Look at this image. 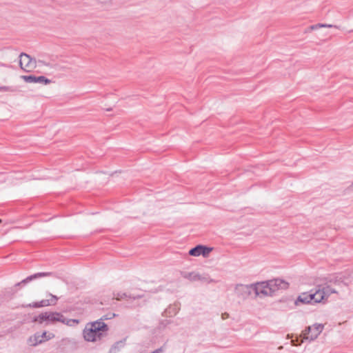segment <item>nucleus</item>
<instances>
[{
  "label": "nucleus",
  "mask_w": 353,
  "mask_h": 353,
  "mask_svg": "<svg viewBox=\"0 0 353 353\" xmlns=\"http://www.w3.org/2000/svg\"><path fill=\"white\" fill-rule=\"evenodd\" d=\"M111 317L103 316L99 320L89 323L83 330L84 339L90 342L101 341L108 335V326L103 320L110 319Z\"/></svg>",
  "instance_id": "obj_1"
},
{
  "label": "nucleus",
  "mask_w": 353,
  "mask_h": 353,
  "mask_svg": "<svg viewBox=\"0 0 353 353\" xmlns=\"http://www.w3.org/2000/svg\"><path fill=\"white\" fill-rule=\"evenodd\" d=\"M34 321L37 322L40 324L43 322L48 323H54V322H61L68 325H71V323H79V320L76 319H66L63 314L59 312H46L39 314L38 316L34 318Z\"/></svg>",
  "instance_id": "obj_2"
},
{
  "label": "nucleus",
  "mask_w": 353,
  "mask_h": 353,
  "mask_svg": "<svg viewBox=\"0 0 353 353\" xmlns=\"http://www.w3.org/2000/svg\"><path fill=\"white\" fill-rule=\"evenodd\" d=\"M323 328L324 325L321 323H315L312 326H308L303 331V337L305 340L314 341L322 332Z\"/></svg>",
  "instance_id": "obj_3"
},
{
  "label": "nucleus",
  "mask_w": 353,
  "mask_h": 353,
  "mask_svg": "<svg viewBox=\"0 0 353 353\" xmlns=\"http://www.w3.org/2000/svg\"><path fill=\"white\" fill-rule=\"evenodd\" d=\"M269 281H263L252 284V290L256 296H272L271 287Z\"/></svg>",
  "instance_id": "obj_4"
},
{
  "label": "nucleus",
  "mask_w": 353,
  "mask_h": 353,
  "mask_svg": "<svg viewBox=\"0 0 353 353\" xmlns=\"http://www.w3.org/2000/svg\"><path fill=\"white\" fill-rule=\"evenodd\" d=\"M19 57V65L23 70L30 72L36 68V60L31 58L28 54L21 52Z\"/></svg>",
  "instance_id": "obj_5"
},
{
  "label": "nucleus",
  "mask_w": 353,
  "mask_h": 353,
  "mask_svg": "<svg viewBox=\"0 0 353 353\" xmlns=\"http://www.w3.org/2000/svg\"><path fill=\"white\" fill-rule=\"evenodd\" d=\"M234 291L237 296L245 299L252 294V291H253V290L252 284H237L234 288Z\"/></svg>",
  "instance_id": "obj_6"
},
{
  "label": "nucleus",
  "mask_w": 353,
  "mask_h": 353,
  "mask_svg": "<svg viewBox=\"0 0 353 353\" xmlns=\"http://www.w3.org/2000/svg\"><path fill=\"white\" fill-rule=\"evenodd\" d=\"M212 250V248L207 247L202 245H198L190 250L189 254L194 256L203 255V256L205 257L208 256V254Z\"/></svg>",
  "instance_id": "obj_7"
},
{
  "label": "nucleus",
  "mask_w": 353,
  "mask_h": 353,
  "mask_svg": "<svg viewBox=\"0 0 353 353\" xmlns=\"http://www.w3.org/2000/svg\"><path fill=\"white\" fill-rule=\"evenodd\" d=\"M21 78L27 83H39L41 84H50L52 81L44 76L36 77L34 75H23Z\"/></svg>",
  "instance_id": "obj_8"
},
{
  "label": "nucleus",
  "mask_w": 353,
  "mask_h": 353,
  "mask_svg": "<svg viewBox=\"0 0 353 353\" xmlns=\"http://www.w3.org/2000/svg\"><path fill=\"white\" fill-rule=\"evenodd\" d=\"M268 281L270 283L269 285L271 287L272 294L279 290H285L289 286L288 282L279 279L270 280Z\"/></svg>",
  "instance_id": "obj_9"
},
{
  "label": "nucleus",
  "mask_w": 353,
  "mask_h": 353,
  "mask_svg": "<svg viewBox=\"0 0 353 353\" xmlns=\"http://www.w3.org/2000/svg\"><path fill=\"white\" fill-rule=\"evenodd\" d=\"M53 274L52 272H38L34 274L30 275L28 276L26 279L22 280L21 282L16 284L17 286H19L21 284H26L29 281H32L33 279L43 277V276H50Z\"/></svg>",
  "instance_id": "obj_10"
},
{
  "label": "nucleus",
  "mask_w": 353,
  "mask_h": 353,
  "mask_svg": "<svg viewBox=\"0 0 353 353\" xmlns=\"http://www.w3.org/2000/svg\"><path fill=\"white\" fill-rule=\"evenodd\" d=\"M183 276L185 279H188L190 281H203L205 282H210L212 280L209 281L208 277L202 276L199 274H196L194 272L184 273Z\"/></svg>",
  "instance_id": "obj_11"
},
{
  "label": "nucleus",
  "mask_w": 353,
  "mask_h": 353,
  "mask_svg": "<svg viewBox=\"0 0 353 353\" xmlns=\"http://www.w3.org/2000/svg\"><path fill=\"white\" fill-rule=\"evenodd\" d=\"M312 302V294L304 292L298 296V298L295 301V305H299L300 303L305 304L310 303Z\"/></svg>",
  "instance_id": "obj_12"
},
{
  "label": "nucleus",
  "mask_w": 353,
  "mask_h": 353,
  "mask_svg": "<svg viewBox=\"0 0 353 353\" xmlns=\"http://www.w3.org/2000/svg\"><path fill=\"white\" fill-rule=\"evenodd\" d=\"M49 339L50 338L47 339V340ZM45 341H46V339H42V336H40L39 334H35L34 336H32L28 339V343L30 346H36Z\"/></svg>",
  "instance_id": "obj_13"
},
{
  "label": "nucleus",
  "mask_w": 353,
  "mask_h": 353,
  "mask_svg": "<svg viewBox=\"0 0 353 353\" xmlns=\"http://www.w3.org/2000/svg\"><path fill=\"white\" fill-rule=\"evenodd\" d=\"M312 294V300L314 303H320L326 299L325 297V292H322L321 289L316 290L314 293Z\"/></svg>",
  "instance_id": "obj_14"
},
{
  "label": "nucleus",
  "mask_w": 353,
  "mask_h": 353,
  "mask_svg": "<svg viewBox=\"0 0 353 353\" xmlns=\"http://www.w3.org/2000/svg\"><path fill=\"white\" fill-rule=\"evenodd\" d=\"M113 296H114V299H117V301H121L124 298H130V299H141L143 297V295H137V296H134L132 297L130 295H128L126 293H121V292L114 293Z\"/></svg>",
  "instance_id": "obj_15"
},
{
  "label": "nucleus",
  "mask_w": 353,
  "mask_h": 353,
  "mask_svg": "<svg viewBox=\"0 0 353 353\" xmlns=\"http://www.w3.org/2000/svg\"><path fill=\"white\" fill-rule=\"evenodd\" d=\"M125 340L116 342L110 348L111 353H117L119 349L124 346Z\"/></svg>",
  "instance_id": "obj_16"
},
{
  "label": "nucleus",
  "mask_w": 353,
  "mask_h": 353,
  "mask_svg": "<svg viewBox=\"0 0 353 353\" xmlns=\"http://www.w3.org/2000/svg\"><path fill=\"white\" fill-rule=\"evenodd\" d=\"M322 292H325V299H327V297L332 293H336V291L334 289H332L331 287L330 286H325V287H323L322 289H321Z\"/></svg>",
  "instance_id": "obj_17"
},
{
  "label": "nucleus",
  "mask_w": 353,
  "mask_h": 353,
  "mask_svg": "<svg viewBox=\"0 0 353 353\" xmlns=\"http://www.w3.org/2000/svg\"><path fill=\"white\" fill-rule=\"evenodd\" d=\"M333 27L332 25H330V24H324V23H317V24H315V25H312L311 26H310V30H316L319 28H332Z\"/></svg>",
  "instance_id": "obj_18"
},
{
  "label": "nucleus",
  "mask_w": 353,
  "mask_h": 353,
  "mask_svg": "<svg viewBox=\"0 0 353 353\" xmlns=\"http://www.w3.org/2000/svg\"><path fill=\"white\" fill-rule=\"evenodd\" d=\"M0 90L5 91V92H15L19 91L17 88L12 87V86L0 87Z\"/></svg>",
  "instance_id": "obj_19"
},
{
  "label": "nucleus",
  "mask_w": 353,
  "mask_h": 353,
  "mask_svg": "<svg viewBox=\"0 0 353 353\" xmlns=\"http://www.w3.org/2000/svg\"><path fill=\"white\" fill-rule=\"evenodd\" d=\"M49 296H50V299H48V301L50 302V305H56L59 298L57 296L53 295L52 294H49Z\"/></svg>",
  "instance_id": "obj_20"
},
{
  "label": "nucleus",
  "mask_w": 353,
  "mask_h": 353,
  "mask_svg": "<svg viewBox=\"0 0 353 353\" xmlns=\"http://www.w3.org/2000/svg\"><path fill=\"white\" fill-rule=\"evenodd\" d=\"M39 304H40L41 307L50 305L48 299H44V300L39 301Z\"/></svg>",
  "instance_id": "obj_21"
},
{
  "label": "nucleus",
  "mask_w": 353,
  "mask_h": 353,
  "mask_svg": "<svg viewBox=\"0 0 353 353\" xmlns=\"http://www.w3.org/2000/svg\"><path fill=\"white\" fill-rule=\"evenodd\" d=\"M28 306L30 307H35V308L41 307L39 302H34L32 304H29Z\"/></svg>",
  "instance_id": "obj_22"
},
{
  "label": "nucleus",
  "mask_w": 353,
  "mask_h": 353,
  "mask_svg": "<svg viewBox=\"0 0 353 353\" xmlns=\"http://www.w3.org/2000/svg\"><path fill=\"white\" fill-rule=\"evenodd\" d=\"M40 336H42V339H45L44 338H46V332H44L42 334H40Z\"/></svg>",
  "instance_id": "obj_23"
},
{
  "label": "nucleus",
  "mask_w": 353,
  "mask_h": 353,
  "mask_svg": "<svg viewBox=\"0 0 353 353\" xmlns=\"http://www.w3.org/2000/svg\"><path fill=\"white\" fill-rule=\"evenodd\" d=\"M349 189L353 191V183L350 185Z\"/></svg>",
  "instance_id": "obj_24"
},
{
  "label": "nucleus",
  "mask_w": 353,
  "mask_h": 353,
  "mask_svg": "<svg viewBox=\"0 0 353 353\" xmlns=\"http://www.w3.org/2000/svg\"><path fill=\"white\" fill-rule=\"evenodd\" d=\"M225 315H223L222 319H225Z\"/></svg>",
  "instance_id": "obj_25"
},
{
  "label": "nucleus",
  "mask_w": 353,
  "mask_h": 353,
  "mask_svg": "<svg viewBox=\"0 0 353 353\" xmlns=\"http://www.w3.org/2000/svg\"><path fill=\"white\" fill-rule=\"evenodd\" d=\"M225 315H223L222 319H225Z\"/></svg>",
  "instance_id": "obj_26"
},
{
  "label": "nucleus",
  "mask_w": 353,
  "mask_h": 353,
  "mask_svg": "<svg viewBox=\"0 0 353 353\" xmlns=\"http://www.w3.org/2000/svg\"><path fill=\"white\" fill-rule=\"evenodd\" d=\"M1 222H2V220H1V219H0V223H1Z\"/></svg>",
  "instance_id": "obj_27"
}]
</instances>
